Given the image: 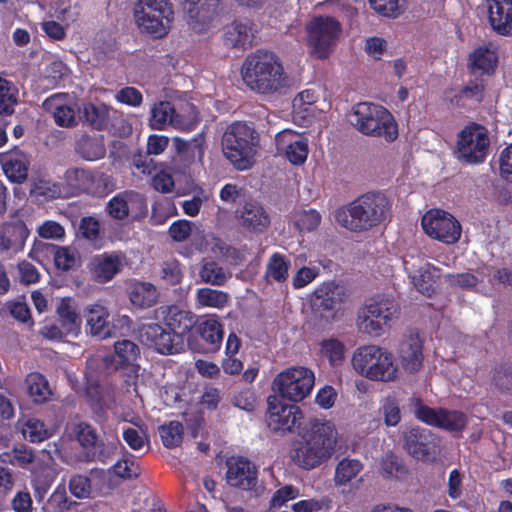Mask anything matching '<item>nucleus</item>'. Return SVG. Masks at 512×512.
Masks as SVG:
<instances>
[{"mask_svg": "<svg viewBox=\"0 0 512 512\" xmlns=\"http://www.w3.org/2000/svg\"><path fill=\"white\" fill-rule=\"evenodd\" d=\"M337 445L334 423L325 419H313L309 428L292 444L291 458L300 468L310 470L328 461Z\"/></svg>", "mask_w": 512, "mask_h": 512, "instance_id": "obj_1", "label": "nucleus"}, {"mask_svg": "<svg viewBox=\"0 0 512 512\" xmlns=\"http://www.w3.org/2000/svg\"><path fill=\"white\" fill-rule=\"evenodd\" d=\"M242 80L252 91L269 95L286 86V74L279 57L271 51L258 49L248 55L241 69Z\"/></svg>", "mask_w": 512, "mask_h": 512, "instance_id": "obj_2", "label": "nucleus"}, {"mask_svg": "<svg viewBox=\"0 0 512 512\" xmlns=\"http://www.w3.org/2000/svg\"><path fill=\"white\" fill-rule=\"evenodd\" d=\"M391 203L381 192H367L336 212V220L352 232H365L383 223L390 215Z\"/></svg>", "mask_w": 512, "mask_h": 512, "instance_id": "obj_3", "label": "nucleus"}, {"mask_svg": "<svg viewBox=\"0 0 512 512\" xmlns=\"http://www.w3.org/2000/svg\"><path fill=\"white\" fill-rule=\"evenodd\" d=\"M259 142V133L253 126L235 121L225 129L221 145L226 159L237 170L244 171L253 166Z\"/></svg>", "mask_w": 512, "mask_h": 512, "instance_id": "obj_4", "label": "nucleus"}, {"mask_svg": "<svg viewBox=\"0 0 512 512\" xmlns=\"http://www.w3.org/2000/svg\"><path fill=\"white\" fill-rule=\"evenodd\" d=\"M350 123L362 134L394 142L398 137V124L383 106L360 102L354 106Z\"/></svg>", "mask_w": 512, "mask_h": 512, "instance_id": "obj_5", "label": "nucleus"}, {"mask_svg": "<svg viewBox=\"0 0 512 512\" xmlns=\"http://www.w3.org/2000/svg\"><path fill=\"white\" fill-rule=\"evenodd\" d=\"M355 372L371 381L392 382L398 378V367L392 353L377 345L358 347L351 359Z\"/></svg>", "mask_w": 512, "mask_h": 512, "instance_id": "obj_6", "label": "nucleus"}, {"mask_svg": "<svg viewBox=\"0 0 512 512\" xmlns=\"http://www.w3.org/2000/svg\"><path fill=\"white\" fill-rule=\"evenodd\" d=\"M133 15L142 34L161 39L171 29L174 20L173 4L170 0H138Z\"/></svg>", "mask_w": 512, "mask_h": 512, "instance_id": "obj_7", "label": "nucleus"}, {"mask_svg": "<svg viewBox=\"0 0 512 512\" xmlns=\"http://www.w3.org/2000/svg\"><path fill=\"white\" fill-rule=\"evenodd\" d=\"M66 186L75 194L104 197L114 189L113 178L90 168L70 167L63 176Z\"/></svg>", "mask_w": 512, "mask_h": 512, "instance_id": "obj_8", "label": "nucleus"}, {"mask_svg": "<svg viewBox=\"0 0 512 512\" xmlns=\"http://www.w3.org/2000/svg\"><path fill=\"white\" fill-rule=\"evenodd\" d=\"M400 305L392 295L378 294L367 300L364 307V331L371 336H380L390 322L398 318Z\"/></svg>", "mask_w": 512, "mask_h": 512, "instance_id": "obj_9", "label": "nucleus"}, {"mask_svg": "<svg viewBox=\"0 0 512 512\" xmlns=\"http://www.w3.org/2000/svg\"><path fill=\"white\" fill-rule=\"evenodd\" d=\"M314 381V373L310 369L290 367L276 375L272 388L281 398L299 402L311 393Z\"/></svg>", "mask_w": 512, "mask_h": 512, "instance_id": "obj_10", "label": "nucleus"}, {"mask_svg": "<svg viewBox=\"0 0 512 512\" xmlns=\"http://www.w3.org/2000/svg\"><path fill=\"white\" fill-rule=\"evenodd\" d=\"M348 297L346 289L335 281L319 285L311 296V311L313 316L325 324L331 323Z\"/></svg>", "mask_w": 512, "mask_h": 512, "instance_id": "obj_11", "label": "nucleus"}, {"mask_svg": "<svg viewBox=\"0 0 512 512\" xmlns=\"http://www.w3.org/2000/svg\"><path fill=\"white\" fill-rule=\"evenodd\" d=\"M490 139L488 130L477 123H470L458 134L459 157L468 164L483 163L488 155Z\"/></svg>", "mask_w": 512, "mask_h": 512, "instance_id": "obj_12", "label": "nucleus"}, {"mask_svg": "<svg viewBox=\"0 0 512 512\" xmlns=\"http://www.w3.org/2000/svg\"><path fill=\"white\" fill-rule=\"evenodd\" d=\"M307 38L313 52L320 59L329 56L341 32L338 20L330 16H318L313 18L306 26Z\"/></svg>", "mask_w": 512, "mask_h": 512, "instance_id": "obj_13", "label": "nucleus"}, {"mask_svg": "<svg viewBox=\"0 0 512 512\" xmlns=\"http://www.w3.org/2000/svg\"><path fill=\"white\" fill-rule=\"evenodd\" d=\"M235 219L243 233L255 236L267 232L272 222L268 208L253 198L243 201L236 208Z\"/></svg>", "mask_w": 512, "mask_h": 512, "instance_id": "obj_14", "label": "nucleus"}, {"mask_svg": "<svg viewBox=\"0 0 512 512\" xmlns=\"http://www.w3.org/2000/svg\"><path fill=\"white\" fill-rule=\"evenodd\" d=\"M424 232L433 239L446 244L456 243L461 236L459 221L449 212L432 209L424 214L421 220Z\"/></svg>", "mask_w": 512, "mask_h": 512, "instance_id": "obj_15", "label": "nucleus"}, {"mask_svg": "<svg viewBox=\"0 0 512 512\" xmlns=\"http://www.w3.org/2000/svg\"><path fill=\"white\" fill-rule=\"evenodd\" d=\"M303 420L301 408L295 404H284L276 396L268 398V410L265 421L275 433H293Z\"/></svg>", "mask_w": 512, "mask_h": 512, "instance_id": "obj_16", "label": "nucleus"}, {"mask_svg": "<svg viewBox=\"0 0 512 512\" xmlns=\"http://www.w3.org/2000/svg\"><path fill=\"white\" fill-rule=\"evenodd\" d=\"M155 319L184 346L186 337L197 323V315L177 305H162L154 310Z\"/></svg>", "mask_w": 512, "mask_h": 512, "instance_id": "obj_17", "label": "nucleus"}, {"mask_svg": "<svg viewBox=\"0 0 512 512\" xmlns=\"http://www.w3.org/2000/svg\"><path fill=\"white\" fill-rule=\"evenodd\" d=\"M139 336L143 344L162 355L177 354L184 348L159 321L144 324L139 331Z\"/></svg>", "mask_w": 512, "mask_h": 512, "instance_id": "obj_18", "label": "nucleus"}, {"mask_svg": "<svg viewBox=\"0 0 512 512\" xmlns=\"http://www.w3.org/2000/svg\"><path fill=\"white\" fill-rule=\"evenodd\" d=\"M405 448L415 459L432 462L436 459L439 440L425 428L414 427L405 433Z\"/></svg>", "mask_w": 512, "mask_h": 512, "instance_id": "obj_19", "label": "nucleus"}, {"mask_svg": "<svg viewBox=\"0 0 512 512\" xmlns=\"http://www.w3.org/2000/svg\"><path fill=\"white\" fill-rule=\"evenodd\" d=\"M218 0H186L187 24L195 33L207 32L217 15Z\"/></svg>", "mask_w": 512, "mask_h": 512, "instance_id": "obj_20", "label": "nucleus"}, {"mask_svg": "<svg viewBox=\"0 0 512 512\" xmlns=\"http://www.w3.org/2000/svg\"><path fill=\"white\" fill-rule=\"evenodd\" d=\"M226 481L231 487L252 490L257 484V468L244 457H231L227 460Z\"/></svg>", "mask_w": 512, "mask_h": 512, "instance_id": "obj_21", "label": "nucleus"}, {"mask_svg": "<svg viewBox=\"0 0 512 512\" xmlns=\"http://www.w3.org/2000/svg\"><path fill=\"white\" fill-rule=\"evenodd\" d=\"M136 209L141 214L147 212L145 197L137 191L125 190L113 196L106 205V212L115 220H124L129 216L130 210Z\"/></svg>", "mask_w": 512, "mask_h": 512, "instance_id": "obj_22", "label": "nucleus"}, {"mask_svg": "<svg viewBox=\"0 0 512 512\" xmlns=\"http://www.w3.org/2000/svg\"><path fill=\"white\" fill-rule=\"evenodd\" d=\"M193 332L203 342L205 352L215 353L220 350L224 338V327L216 314L197 316Z\"/></svg>", "mask_w": 512, "mask_h": 512, "instance_id": "obj_23", "label": "nucleus"}, {"mask_svg": "<svg viewBox=\"0 0 512 512\" xmlns=\"http://www.w3.org/2000/svg\"><path fill=\"white\" fill-rule=\"evenodd\" d=\"M276 148L284 153L287 160L293 165H302L308 156L307 139L291 130H283L275 137Z\"/></svg>", "mask_w": 512, "mask_h": 512, "instance_id": "obj_24", "label": "nucleus"}, {"mask_svg": "<svg viewBox=\"0 0 512 512\" xmlns=\"http://www.w3.org/2000/svg\"><path fill=\"white\" fill-rule=\"evenodd\" d=\"M28 236L29 230L23 220L13 218L4 222L0 225V251H21Z\"/></svg>", "mask_w": 512, "mask_h": 512, "instance_id": "obj_25", "label": "nucleus"}, {"mask_svg": "<svg viewBox=\"0 0 512 512\" xmlns=\"http://www.w3.org/2000/svg\"><path fill=\"white\" fill-rule=\"evenodd\" d=\"M0 164L5 176L12 183L21 184L26 181L30 160L22 150L15 147L0 154Z\"/></svg>", "mask_w": 512, "mask_h": 512, "instance_id": "obj_26", "label": "nucleus"}, {"mask_svg": "<svg viewBox=\"0 0 512 512\" xmlns=\"http://www.w3.org/2000/svg\"><path fill=\"white\" fill-rule=\"evenodd\" d=\"M139 356V346L131 340L123 339L114 343V353L105 356L103 362L107 369L117 371L134 367Z\"/></svg>", "mask_w": 512, "mask_h": 512, "instance_id": "obj_27", "label": "nucleus"}, {"mask_svg": "<svg viewBox=\"0 0 512 512\" xmlns=\"http://www.w3.org/2000/svg\"><path fill=\"white\" fill-rule=\"evenodd\" d=\"M403 369L409 373L418 372L423 365V345L418 334L404 336L397 350Z\"/></svg>", "mask_w": 512, "mask_h": 512, "instance_id": "obj_28", "label": "nucleus"}, {"mask_svg": "<svg viewBox=\"0 0 512 512\" xmlns=\"http://www.w3.org/2000/svg\"><path fill=\"white\" fill-rule=\"evenodd\" d=\"M492 29L502 36L512 35V0H486Z\"/></svg>", "mask_w": 512, "mask_h": 512, "instance_id": "obj_29", "label": "nucleus"}, {"mask_svg": "<svg viewBox=\"0 0 512 512\" xmlns=\"http://www.w3.org/2000/svg\"><path fill=\"white\" fill-rule=\"evenodd\" d=\"M255 33V24L252 20L239 18L225 27L224 41L227 46L246 49L252 46Z\"/></svg>", "mask_w": 512, "mask_h": 512, "instance_id": "obj_30", "label": "nucleus"}, {"mask_svg": "<svg viewBox=\"0 0 512 512\" xmlns=\"http://www.w3.org/2000/svg\"><path fill=\"white\" fill-rule=\"evenodd\" d=\"M498 65L497 53L487 46L475 48L468 56L467 68L471 74L491 76Z\"/></svg>", "mask_w": 512, "mask_h": 512, "instance_id": "obj_31", "label": "nucleus"}, {"mask_svg": "<svg viewBox=\"0 0 512 512\" xmlns=\"http://www.w3.org/2000/svg\"><path fill=\"white\" fill-rule=\"evenodd\" d=\"M91 266L93 275L100 283H106L112 280L122 269L119 255L107 252L96 255L91 262Z\"/></svg>", "mask_w": 512, "mask_h": 512, "instance_id": "obj_32", "label": "nucleus"}, {"mask_svg": "<svg viewBox=\"0 0 512 512\" xmlns=\"http://www.w3.org/2000/svg\"><path fill=\"white\" fill-rule=\"evenodd\" d=\"M85 317L91 335L100 339H106L113 335L106 307L99 304L91 305L87 308Z\"/></svg>", "mask_w": 512, "mask_h": 512, "instance_id": "obj_33", "label": "nucleus"}, {"mask_svg": "<svg viewBox=\"0 0 512 512\" xmlns=\"http://www.w3.org/2000/svg\"><path fill=\"white\" fill-rule=\"evenodd\" d=\"M75 153L85 161H97L106 155L104 137L102 135L82 134L74 145Z\"/></svg>", "mask_w": 512, "mask_h": 512, "instance_id": "obj_34", "label": "nucleus"}, {"mask_svg": "<svg viewBox=\"0 0 512 512\" xmlns=\"http://www.w3.org/2000/svg\"><path fill=\"white\" fill-rule=\"evenodd\" d=\"M180 115L176 112L174 105L169 101H159L151 109L149 124L152 129L164 130L167 125L178 126Z\"/></svg>", "mask_w": 512, "mask_h": 512, "instance_id": "obj_35", "label": "nucleus"}, {"mask_svg": "<svg viewBox=\"0 0 512 512\" xmlns=\"http://www.w3.org/2000/svg\"><path fill=\"white\" fill-rule=\"evenodd\" d=\"M484 91L485 85L483 79H471L461 90L449 96V101L453 106L464 108L468 105V101L481 103L484 98Z\"/></svg>", "mask_w": 512, "mask_h": 512, "instance_id": "obj_36", "label": "nucleus"}, {"mask_svg": "<svg viewBox=\"0 0 512 512\" xmlns=\"http://www.w3.org/2000/svg\"><path fill=\"white\" fill-rule=\"evenodd\" d=\"M60 94H55L47 98L43 107L47 110H53L55 123L61 127H72L77 124L75 110L72 106L62 104Z\"/></svg>", "mask_w": 512, "mask_h": 512, "instance_id": "obj_37", "label": "nucleus"}, {"mask_svg": "<svg viewBox=\"0 0 512 512\" xmlns=\"http://www.w3.org/2000/svg\"><path fill=\"white\" fill-rule=\"evenodd\" d=\"M57 315L59 323L65 334L77 336L81 329V317L71 305L70 298H63L58 307Z\"/></svg>", "mask_w": 512, "mask_h": 512, "instance_id": "obj_38", "label": "nucleus"}, {"mask_svg": "<svg viewBox=\"0 0 512 512\" xmlns=\"http://www.w3.org/2000/svg\"><path fill=\"white\" fill-rule=\"evenodd\" d=\"M129 299L134 306L150 308L157 303L158 292L152 283L136 282L130 288Z\"/></svg>", "mask_w": 512, "mask_h": 512, "instance_id": "obj_39", "label": "nucleus"}, {"mask_svg": "<svg viewBox=\"0 0 512 512\" xmlns=\"http://www.w3.org/2000/svg\"><path fill=\"white\" fill-rule=\"evenodd\" d=\"M379 473L386 480H401L407 475L408 468L402 458L393 452H387L380 460Z\"/></svg>", "mask_w": 512, "mask_h": 512, "instance_id": "obj_40", "label": "nucleus"}, {"mask_svg": "<svg viewBox=\"0 0 512 512\" xmlns=\"http://www.w3.org/2000/svg\"><path fill=\"white\" fill-rule=\"evenodd\" d=\"M108 107L101 103L96 105L91 102L83 103L79 108V118L83 123H88L97 130L103 129L108 121Z\"/></svg>", "mask_w": 512, "mask_h": 512, "instance_id": "obj_41", "label": "nucleus"}, {"mask_svg": "<svg viewBox=\"0 0 512 512\" xmlns=\"http://www.w3.org/2000/svg\"><path fill=\"white\" fill-rule=\"evenodd\" d=\"M290 266L291 262L285 255L274 252L268 259L265 278L267 280L272 279L278 283H284L288 279Z\"/></svg>", "mask_w": 512, "mask_h": 512, "instance_id": "obj_42", "label": "nucleus"}, {"mask_svg": "<svg viewBox=\"0 0 512 512\" xmlns=\"http://www.w3.org/2000/svg\"><path fill=\"white\" fill-rule=\"evenodd\" d=\"M26 384L29 395L34 402L43 403L52 395L49 383L44 375L39 372H31L26 377Z\"/></svg>", "mask_w": 512, "mask_h": 512, "instance_id": "obj_43", "label": "nucleus"}, {"mask_svg": "<svg viewBox=\"0 0 512 512\" xmlns=\"http://www.w3.org/2000/svg\"><path fill=\"white\" fill-rule=\"evenodd\" d=\"M18 424L23 437L31 443H40L52 436L44 422L35 417H30L23 422L19 421Z\"/></svg>", "mask_w": 512, "mask_h": 512, "instance_id": "obj_44", "label": "nucleus"}, {"mask_svg": "<svg viewBox=\"0 0 512 512\" xmlns=\"http://www.w3.org/2000/svg\"><path fill=\"white\" fill-rule=\"evenodd\" d=\"M363 464L357 459L343 458L336 466L334 482L336 486L350 483L361 471Z\"/></svg>", "mask_w": 512, "mask_h": 512, "instance_id": "obj_45", "label": "nucleus"}, {"mask_svg": "<svg viewBox=\"0 0 512 512\" xmlns=\"http://www.w3.org/2000/svg\"><path fill=\"white\" fill-rule=\"evenodd\" d=\"M79 233L83 239L95 248L103 246V236L100 221L94 216H84L79 223Z\"/></svg>", "mask_w": 512, "mask_h": 512, "instance_id": "obj_46", "label": "nucleus"}, {"mask_svg": "<svg viewBox=\"0 0 512 512\" xmlns=\"http://www.w3.org/2000/svg\"><path fill=\"white\" fill-rule=\"evenodd\" d=\"M196 302L202 307L222 309L228 304L229 295L221 290L203 287L196 292Z\"/></svg>", "mask_w": 512, "mask_h": 512, "instance_id": "obj_47", "label": "nucleus"}, {"mask_svg": "<svg viewBox=\"0 0 512 512\" xmlns=\"http://www.w3.org/2000/svg\"><path fill=\"white\" fill-rule=\"evenodd\" d=\"M468 423L465 413L457 410H447L440 408V415L437 428L444 429L449 432H460Z\"/></svg>", "mask_w": 512, "mask_h": 512, "instance_id": "obj_48", "label": "nucleus"}, {"mask_svg": "<svg viewBox=\"0 0 512 512\" xmlns=\"http://www.w3.org/2000/svg\"><path fill=\"white\" fill-rule=\"evenodd\" d=\"M320 352L332 367L342 365L345 359V346L336 338L324 339L320 344Z\"/></svg>", "mask_w": 512, "mask_h": 512, "instance_id": "obj_49", "label": "nucleus"}, {"mask_svg": "<svg viewBox=\"0 0 512 512\" xmlns=\"http://www.w3.org/2000/svg\"><path fill=\"white\" fill-rule=\"evenodd\" d=\"M18 90L7 79L0 76V115H11L17 103Z\"/></svg>", "mask_w": 512, "mask_h": 512, "instance_id": "obj_50", "label": "nucleus"}, {"mask_svg": "<svg viewBox=\"0 0 512 512\" xmlns=\"http://www.w3.org/2000/svg\"><path fill=\"white\" fill-rule=\"evenodd\" d=\"M199 277L202 282L214 286H222L227 280L225 270L215 261L203 263L199 271Z\"/></svg>", "mask_w": 512, "mask_h": 512, "instance_id": "obj_51", "label": "nucleus"}, {"mask_svg": "<svg viewBox=\"0 0 512 512\" xmlns=\"http://www.w3.org/2000/svg\"><path fill=\"white\" fill-rule=\"evenodd\" d=\"M163 445L166 448L179 446L183 439V425L179 421H170L159 430Z\"/></svg>", "mask_w": 512, "mask_h": 512, "instance_id": "obj_52", "label": "nucleus"}, {"mask_svg": "<svg viewBox=\"0 0 512 512\" xmlns=\"http://www.w3.org/2000/svg\"><path fill=\"white\" fill-rule=\"evenodd\" d=\"M160 273L162 280L170 286L180 284L184 277L182 265L177 259L164 261Z\"/></svg>", "mask_w": 512, "mask_h": 512, "instance_id": "obj_53", "label": "nucleus"}, {"mask_svg": "<svg viewBox=\"0 0 512 512\" xmlns=\"http://www.w3.org/2000/svg\"><path fill=\"white\" fill-rule=\"evenodd\" d=\"M412 403H413L415 417L418 420H420L421 422H423L429 426L437 427L439 415H440V408L435 409V408L429 407V406L423 404V402L420 398H413Z\"/></svg>", "mask_w": 512, "mask_h": 512, "instance_id": "obj_54", "label": "nucleus"}, {"mask_svg": "<svg viewBox=\"0 0 512 512\" xmlns=\"http://www.w3.org/2000/svg\"><path fill=\"white\" fill-rule=\"evenodd\" d=\"M492 385L501 391H512V365L501 364L492 371Z\"/></svg>", "mask_w": 512, "mask_h": 512, "instance_id": "obj_55", "label": "nucleus"}, {"mask_svg": "<svg viewBox=\"0 0 512 512\" xmlns=\"http://www.w3.org/2000/svg\"><path fill=\"white\" fill-rule=\"evenodd\" d=\"M331 507V499L322 497L321 499H305L300 500L292 505L293 512H318L322 509Z\"/></svg>", "mask_w": 512, "mask_h": 512, "instance_id": "obj_56", "label": "nucleus"}, {"mask_svg": "<svg viewBox=\"0 0 512 512\" xmlns=\"http://www.w3.org/2000/svg\"><path fill=\"white\" fill-rule=\"evenodd\" d=\"M132 166L140 175H150L156 171V162L148 152L138 151L132 156Z\"/></svg>", "mask_w": 512, "mask_h": 512, "instance_id": "obj_57", "label": "nucleus"}, {"mask_svg": "<svg viewBox=\"0 0 512 512\" xmlns=\"http://www.w3.org/2000/svg\"><path fill=\"white\" fill-rule=\"evenodd\" d=\"M113 472L120 478L133 479L139 476L140 468L133 459L123 458L114 464Z\"/></svg>", "mask_w": 512, "mask_h": 512, "instance_id": "obj_58", "label": "nucleus"}, {"mask_svg": "<svg viewBox=\"0 0 512 512\" xmlns=\"http://www.w3.org/2000/svg\"><path fill=\"white\" fill-rule=\"evenodd\" d=\"M69 490L77 498L88 497L91 491V481L88 476L76 474L69 480Z\"/></svg>", "mask_w": 512, "mask_h": 512, "instance_id": "obj_59", "label": "nucleus"}, {"mask_svg": "<svg viewBox=\"0 0 512 512\" xmlns=\"http://www.w3.org/2000/svg\"><path fill=\"white\" fill-rule=\"evenodd\" d=\"M115 99L122 104L138 107L142 104L143 95L135 87L127 86L121 88L115 95Z\"/></svg>", "mask_w": 512, "mask_h": 512, "instance_id": "obj_60", "label": "nucleus"}, {"mask_svg": "<svg viewBox=\"0 0 512 512\" xmlns=\"http://www.w3.org/2000/svg\"><path fill=\"white\" fill-rule=\"evenodd\" d=\"M54 263L58 269L69 271L76 264L74 251L68 247H59L54 253Z\"/></svg>", "mask_w": 512, "mask_h": 512, "instance_id": "obj_61", "label": "nucleus"}, {"mask_svg": "<svg viewBox=\"0 0 512 512\" xmlns=\"http://www.w3.org/2000/svg\"><path fill=\"white\" fill-rule=\"evenodd\" d=\"M17 269L20 276V282L24 285L35 284L40 280V273L35 265L27 260L18 262Z\"/></svg>", "mask_w": 512, "mask_h": 512, "instance_id": "obj_62", "label": "nucleus"}, {"mask_svg": "<svg viewBox=\"0 0 512 512\" xmlns=\"http://www.w3.org/2000/svg\"><path fill=\"white\" fill-rule=\"evenodd\" d=\"M122 436L126 444L135 451L142 449L144 445L148 443L145 432L138 431L132 427L125 428L123 430Z\"/></svg>", "mask_w": 512, "mask_h": 512, "instance_id": "obj_63", "label": "nucleus"}, {"mask_svg": "<svg viewBox=\"0 0 512 512\" xmlns=\"http://www.w3.org/2000/svg\"><path fill=\"white\" fill-rule=\"evenodd\" d=\"M499 165L501 177L507 181H512V143L501 151Z\"/></svg>", "mask_w": 512, "mask_h": 512, "instance_id": "obj_64", "label": "nucleus"}]
</instances>
